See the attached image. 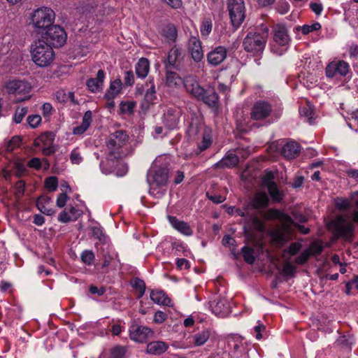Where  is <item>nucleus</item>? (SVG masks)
Returning a JSON list of instances; mask_svg holds the SVG:
<instances>
[{"instance_id":"obj_1","label":"nucleus","mask_w":358,"mask_h":358,"mask_svg":"<svg viewBox=\"0 0 358 358\" xmlns=\"http://www.w3.org/2000/svg\"><path fill=\"white\" fill-rule=\"evenodd\" d=\"M269 34V29L266 24H262L255 31H250L243 40L244 50L254 55L263 52Z\"/></svg>"},{"instance_id":"obj_2","label":"nucleus","mask_w":358,"mask_h":358,"mask_svg":"<svg viewBox=\"0 0 358 358\" xmlns=\"http://www.w3.org/2000/svg\"><path fill=\"white\" fill-rule=\"evenodd\" d=\"M32 61L40 67L49 66L55 58L52 46L43 39H38L31 47Z\"/></svg>"},{"instance_id":"obj_3","label":"nucleus","mask_w":358,"mask_h":358,"mask_svg":"<svg viewBox=\"0 0 358 358\" xmlns=\"http://www.w3.org/2000/svg\"><path fill=\"white\" fill-rule=\"evenodd\" d=\"M30 24L38 33L45 31L55 22V11L46 6L38 8L32 11L29 17Z\"/></svg>"},{"instance_id":"obj_4","label":"nucleus","mask_w":358,"mask_h":358,"mask_svg":"<svg viewBox=\"0 0 358 358\" xmlns=\"http://www.w3.org/2000/svg\"><path fill=\"white\" fill-rule=\"evenodd\" d=\"M129 136L125 131L118 130L111 134L106 143V146L109 150L108 158L118 159L124 155L122 148L127 143Z\"/></svg>"},{"instance_id":"obj_5","label":"nucleus","mask_w":358,"mask_h":358,"mask_svg":"<svg viewBox=\"0 0 358 358\" xmlns=\"http://www.w3.org/2000/svg\"><path fill=\"white\" fill-rule=\"evenodd\" d=\"M170 169L169 166H154L148 173V181L151 185L150 192L155 189L154 186L163 189L166 187L169 178Z\"/></svg>"},{"instance_id":"obj_6","label":"nucleus","mask_w":358,"mask_h":358,"mask_svg":"<svg viewBox=\"0 0 358 358\" xmlns=\"http://www.w3.org/2000/svg\"><path fill=\"white\" fill-rule=\"evenodd\" d=\"M227 8L231 24L238 27L245 20V4L243 0H227Z\"/></svg>"},{"instance_id":"obj_7","label":"nucleus","mask_w":358,"mask_h":358,"mask_svg":"<svg viewBox=\"0 0 358 358\" xmlns=\"http://www.w3.org/2000/svg\"><path fill=\"white\" fill-rule=\"evenodd\" d=\"M273 111L272 105L266 101H257L252 106L250 110V118L255 121L267 120Z\"/></svg>"},{"instance_id":"obj_8","label":"nucleus","mask_w":358,"mask_h":358,"mask_svg":"<svg viewBox=\"0 0 358 358\" xmlns=\"http://www.w3.org/2000/svg\"><path fill=\"white\" fill-rule=\"evenodd\" d=\"M45 38L49 44L55 48L62 46L67 38L64 29L53 24L45 31Z\"/></svg>"},{"instance_id":"obj_9","label":"nucleus","mask_w":358,"mask_h":358,"mask_svg":"<svg viewBox=\"0 0 358 358\" xmlns=\"http://www.w3.org/2000/svg\"><path fill=\"white\" fill-rule=\"evenodd\" d=\"M183 59L182 50L176 46H173L164 59L165 68L166 69L180 70Z\"/></svg>"},{"instance_id":"obj_10","label":"nucleus","mask_w":358,"mask_h":358,"mask_svg":"<svg viewBox=\"0 0 358 358\" xmlns=\"http://www.w3.org/2000/svg\"><path fill=\"white\" fill-rule=\"evenodd\" d=\"M350 68L349 64L343 60H336L329 63L327 66L325 72L328 78H334L337 76H346L350 72Z\"/></svg>"},{"instance_id":"obj_11","label":"nucleus","mask_w":358,"mask_h":358,"mask_svg":"<svg viewBox=\"0 0 358 358\" xmlns=\"http://www.w3.org/2000/svg\"><path fill=\"white\" fill-rule=\"evenodd\" d=\"M6 88L9 94L24 95L23 98L18 99L17 101H24L29 98V96L27 94H29L31 90V86L26 81L18 80H10L6 83Z\"/></svg>"},{"instance_id":"obj_12","label":"nucleus","mask_w":358,"mask_h":358,"mask_svg":"<svg viewBox=\"0 0 358 358\" xmlns=\"http://www.w3.org/2000/svg\"><path fill=\"white\" fill-rule=\"evenodd\" d=\"M182 111L180 108L171 107L166 109L162 117V122L169 129L178 127Z\"/></svg>"},{"instance_id":"obj_13","label":"nucleus","mask_w":358,"mask_h":358,"mask_svg":"<svg viewBox=\"0 0 358 358\" xmlns=\"http://www.w3.org/2000/svg\"><path fill=\"white\" fill-rule=\"evenodd\" d=\"M153 334L151 329L139 324H132L129 327L130 338L135 342L143 343Z\"/></svg>"},{"instance_id":"obj_14","label":"nucleus","mask_w":358,"mask_h":358,"mask_svg":"<svg viewBox=\"0 0 358 358\" xmlns=\"http://www.w3.org/2000/svg\"><path fill=\"white\" fill-rule=\"evenodd\" d=\"M187 50L192 59L196 63L203 59V50L200 39L194 36H191L187 41Z\"/></svg>"},{"instance_id":"obj_15","label":"nucleus","mask_w":358,"mask_h":358,"mask_svg":"<svg viewBox=\"0 0 358 358\" xmlns=\"http://www.w3.org/2000/svg\"><path fill=\"white\" fill-rule=\"evenodd\" d=\"M183 85L187 92L197 99L203 94L204 89L192 76H186L183 80Z\"/></svg>"},{"instance_id":"obj_16","label":"nucleus","mask_w":358,"mask_h":358,"mask_svg":"<svg viewBox=\"0 0 358 358\" xmlns=\"http://www.w3.org/2000/svg\"><path fill=\"white\" fill-rule=\"evenodd\" d=\"M212 312L220 317H225L230 311V306L227 299L217 297L210 303Z\"/></svg>"},{"instance_id":"obj_17","label":"nucleus","mask_w":358,"mask_h":358,"mask_svg":"<svg viewBox=\"0 0 358 358\" xmlns=\"http://www.w3.org/2000/svg\"><path fill=\"white\" fill-rule=\"evenodd\" d=\"M227 54L226 48L217 46L207 54V61L212 66H217L226 59Z\"/></svg>"},{"instance_id":"obj_18","label":"nucleus","mask_w":358,"mask_h":358,"mask_svg":"<svg viewBox=\"0 0 358 358\" xmlns=\"http://www.w3.org/2000/svg\"><path fill=\"white\" fill-rule=\"evenodd\" d=\"M273 41L280 46H286L289 43L291 38L285 25L278 24L274 28Z\"/></svg>"},{"instance_id":"obj_19","label":"nucleus","mask_w":358,"mask_h":358,"mask_svg":"<svg viewBox=\"0 0 358 358\" xmlns=\"http://www.w3.org/2000/svg\"><path fill=\"white\" fill-rule=\"evenodd\" d=\"M300 152V145L295 141H288L282 148V155L288 159L296 158Z\"/></svg>"},{"instance_id":"obj_20","label":"nucleus","mask_w":358,"mask_h":358,"mask_svg":"<svg viewBox=\"0 0 358 358\" xmlns=\"http://www.w3.org/2000/svg\"><path fill=\"white\" fill-rule=\"evenodd\" d=\"M105 77V73L103 70L100 69L96 73V77L94 78H90L87 81V86L88 89L94 93L100 92L102 90L103 85V79Z\"/></svg>"},{"instance_id":"obj_21","label":"nucleus","mask_w":358,"mask_h":358,"mask_svg":"<svg viewBox=\"0 0 358 358\" xmlns=\"http://www.w3.org/2000/svg\"><path fill=\"white\" fill-rule=\"evenodd\" d=\"M168 219L171 226L181 234L185 236H191L193 234L192 229L187 222L180 221L174 216H169Z\"/></svg>"},{"instance_id":"obj_22","label":"nucleus","mask_w":358,"mask_h":358,"mask_svg":"<svg viewBox=\"0 0 358 358\" xmlns=\"http://www.w3.org/2000/svg\"><path fill=\"white\" fill-rule=\"evenodd\" d=\"M160 33L164 40L169 44L175 43L177 40V29L173 24H168L164 26Z\"/></svg>"},{"instance_id":"obj_23","label":"nucleus","mask_w":358,"mask_h":358,"mask_svg":"<svg viewBox=\"0 0 358 358\" xmlns=\"http://www.w3.org/2000/svg\"><path fill=\"white\" fill-rule=\"evenodd\" d=\"M203 101L208 106L215 108L217 106L219 97L213 89L205 90L203 94L198 99Z\"/></svg>"},{"instance_id":"obj_24","label":"nucleus","mask_w":358,"mask_h":358,"mask_svg":"<svg viewBox=\"0 0 358 358\" xmlns=\"http://www.w3.org/2000/svg\"><path fill=\"white\" fill-rule=\"evenodd\" d=\"M122 83L120 79H115L110 84L104 97L107 101L113 100L122 90Z\"/></svg>"},{"instance_id":"obj_25","label":"nucleus","mask_w":358,"mask_h":358,"mask_svg":"<svg viewBox=\"0 0 358 358\" xmlns=\"http://www.w3.org/2000/svg\"><path fill=\"white\" fill-rule=\"evenodd\" d=\"M92 120V113L91 110H87L85 113L82 123L80 125L76 127L73 129V134L75 135H80L85 133L90 127Z\"/></svg>"},{"instance_id":"obj_26","label":"nucleus","mask_w":358,"mask_h":358,"mask_svg":"<svg viewBox=\"0 0 358 358\" xmlns=\"http://www.w3.org/2000/svg\"><path fill=\"white\" fill-rule=\"evenodd\" d=\"M80 216L78 210L75 207H71L61 212L58 216V220L62 223L75 221Z\"/></svg>"},{"instance_id":"obj_27","label":"nucleus","mask_w":358,"mask_h":358,"mask_svg":"<svg viewBox=\"0 0 358 358\" xmlns=\"http://www.w3.org/2000/svg\"><path fill=\"white\" fill-rule=\"evenodd\" d=\"M168 348V345L163 341H152L148 344L147 352L151 355H159L166 352Z\"/></svg>"},{"instance_id":"obj_28","label":"nucleus","mask_w":358,"mask_h":358,"mask_svg":"<svg viewBox=\"0 0 358 358\" xmlns=\"http://www.w3.org/2000/svg\"><path fill=\"white\" fill-rule=\"evenodd\" d=\"M150 299L159 305L171 306V300L161 290H152L150 293Z\"/></svg>"},{"instance_id":"obj_29","label":"nucleus","mask_w":358,"mask_h":358,"mask_svg":"<svg viewBox=\"0 0 358 358\" xmlns=\"http://www.w3.org/2000/svg\"><path fill=\"white\" fill-rule=\"evenodd\" d=\"M239 162L238 157L234 154H229L223 157L220 161L215 164V167L217 169L222 168H233L236 166Z\"/></svg>"},{"instance_id":"obj_30","label":"nucleus","mask_w":358,"mask_h":358,"mask_svg":"<svg viewBox=\"0 0 358 358\" xmlns=\"http://www.w3.org/2000/svg\"><path fill=\"white\" fill-rule=\"evenodd\" d=\"M50 203V197L47 196H41L36 201V206L42 213L47 215H52L55 213V210L52 208L48 207Z\"/></svg>"},{"instance_id":"obj_31","label":"nucleus","mask_w":358,"mask_h":358,"mask_svg":"<svg viewBox=\"0 0 358 358\" xmlns=\"http://www.w3.org/2000/svg\"><path fill=\"white\" fill-rule=\"evenodd\" d=\"M183 84L181 77L176 72L167 69L166 73V85L169 87H178Z\"/></svg>"},{"instance_id":"obj_32","label":"nucleus","mask_w":358,"mask_h":358,"mask_svg":"<svg viewBox=\"0 0 358 358\" xmlns=\"http://www.w3.org/2000/svg\"><path fill=\"white\" fill-rule=\"evenodd\" d=\"M150 69V63L148 59L142 57L136 64L135 70L136 76L140 78H145Z\"/></svg>"},{"instance_id":"obj_33","label":"nucleus","mask_w":358,"mask_h":358,"mask_svg":"<svg viewBox=\"0 0 358 358\" xmlns=\"http://www.w3.org/2000/svg\"><path fill=\"white\" fill-rule=\"evenodd\" d=\"M105 246L106 248L103 247L100 248L101 255L103 258L102 267H108L110 264L113 257H117V255L115 252L111 251V247L109 244L106 245Z\"/></svg>"},{"instance_id":"obj_34","label":"nucleus","mask_w":358,"mask_h":358,"mask_svg":"<svg viewBox=\"0 0 358 358\" xmlns=\"http://www.w3.org/2000/svg\"><path fill=\"white\" fill-rule=\"evenodd\" d=\"M212 144V138L209 133L204 132L202 134V141L198 144L197 148L194 150L196 155H199L201 152L206 150Z\"/></svg>"},{"instance_id":"obj_35","label":"nucleus","mask_w":358,"mask_h":358,"mask_svg":"<svg viewBox=\"0 0 358 358\" xmlns=\"http://www.w3.org/2000/svg\"><path fill=\"white\" fill-rule=\"evenodd\" d=\"M252 204L255 208L259 209L265 208L268 204V197L266 193H257L252 201Z\"/></svg>"},{"instance_id":"obj_36","label":"nucleus","mask_w":358,"mask_h":358,"mask_svg":"<svg viewBox=\"0 0 358 358\" xmlns=\"http://www.w3.org/2000/svg\"><path fill=\"white\" fill-rule=\"evenodd\" d=\"M266 188L273 201L280 202L282 200L284 194L278 189L276 183H271Z\"/></svg>"},{"instance_id":"obj_37","label":"nucleus","mask_w":358,"mask_h":358,"mask_svg":"<svg viewBox=\"0 0 358 358\" xmlns=\"http://www.w3.org/2000/svg\"><path fill=\"white\" fill-rule=\"evenodd\" d=\"M92 236L98 239L99 242L103 245H108V236L103 233L102 228L99 226L92 227Z\"/></svg>"},{"instance_id":"obj_38","label":"nucleus","mask_w":358,"mask_h":358,"mask_svg":"<svg viewBox=\"0 0 358 358\" xmlns=\"http://www.w3.org/2000/svg\"><path fill=\"white\" fill-rule=\"evenodd\" d=\"M213 28L212 20L210 18H203L201 23L200 31L203 37H208Z\"/></svg>"},{"instance_id":"obj_39","label":"nucleus","mask_w":358,"mask_h":358,"mask_svg":"<svg viewBox=\"0 0 358 358\" xmlns=\"http://www.w3.org/2000/svg\"><path fill=\"white\" fill-rule=\"evenodd\" d=\"M210 332L208 330H203L194 336V345L196 346L203 345L208 340Z\"/></svg>"},{"instance_id":"obj_40","label":"nucleus","mask_w":358,"mask_h":358,"mask_svg":"<svg viewBox=\"0 0 358 358\" xmlns=\"http://www.w3.org/2000/svg\"><path fill=\"white\" fill-rule=\"evenodd\" d=\"M241 252L244 260L249 264H254L255 257L254 256V250L248 246H244L241 249Z\"/></svg>"},{"instance_id":"obj_41","label":"nucleus","mask_w":358,"mask_h":358,"mask_svg":"<svg viewBox=\"0 0 358 358\" xmlns=\"http://www.w3.org/2000/svg\"><path fill=\"white\" fill-rule=\"evenodd\" d=\"M335 206L339 210H348L351 207V202L348 199L337 197L335 199Z\"/></svg>"},{"instance_id":"obj_42","label":"nucleus","mask_w":358,"mask_h":358,"mask_svg":"<svg viewBox=\"0 0 358 358\" xmlns=\"http://www.w3.org/2000/svg\"><path fill=\"white\" fill-rule=\"evenodd\" d=\"M321 29V24L319 22H315L311 25L304 24L302 27H297V30H301L304 35L308 34L310 32L317 31Z\"/></svg>"},{"instance_id":"obj_43","label":"nucleus","mask_w":358,"mask_h":358,"mask_svg":"<svg viewBox=\"0 0 358 358\" xmlns=\"http://www.w3.org/2000/svg\"><path fill=\"white\" fill-rule=\"evenodd\" d=\"M58 180L57 177L50 176L45 180V187L50 192H54L57 189Z\"/></svg>"},{"instance_id":"obj_44","label":"nucleus","mask_w":358,"mask_h":358,"mask_svg":"<svg viewBox=\"0 0 358 358\" xmlns=\"http://www.w3.org/2000/svg\"><path fill=\"white\" fill-rule=\"evenodd\" d=\"M27 112L28 110L26 107L17 108L13 117V120L15 121V122L17 124L20 123L22 121L24 115L27 113Z\"/></svg>"},{"instance_id":"obj_45","label":"nucleus","mask_w":358,"mask_h":358,"mask_svg":"<svg viewBox=\"0 0 358 358\" xmlns=\"http://www.w3.org/2000/svg\"><path fill=\"white\" fill-rule=\"evenodd\" d=\"M306 250L307 251H310V256L318 255L323 251V245L320 243L314 242L311 243L309 248Z\"/></svg>"},{"instance_id":"obj_46","label":"nucleus","mask_w":358,"mask_h":358,"mask_svg":"<svg viewBox=\"0 0 358 358\" xmlns=\"http://www.w3.org/2000/svg\"><path fill=\"white\" fill-rule=\"evenodd\" d=\"M80 257L83 263L91 265L94 259V255L92 250H86L82 252Z\"/></svg>"},{"instance_id":"obj_47","label":"nucleus","mask_w":358,"mask_h":358,"mask_svg":"<svg viewBox=\"0 0 358 358\" xmlns=\"http://www.w3.org/2000/svg\"><path fill=\"white\" fill-rule=\"evenodd\" d=\"M136 104L134 101H126L120 103V110L122 113L131 114L134 111Z\"/></svg>"},{"instance_id":"obj_48","label":"nucleus","mask_w":358,"mask_h":358,"mask_svg":"<svg viewBox=\"0 0 358 358\" xmlns=\"http://www.w3.org/2000/svg\"><path fill=\"white\" fill-rule=\"evenodd\" d=\"M125 354L124 348L122 346H115L110 350V358H124Z\"/></svg>"},{"instance_id":"obj_49","label":"nucleus","mask_w":358,"mask_h":358,"mask_svg":"<svg viewBox=\"0 0 358 358\" xmlns=\"http://www.w3.org/2000/svg\"><path fill=\"white\" fill-rule=\"evenodd\" d=\"M299 113L301 116L307 118L308 121L311 123V120L313 115V110L309 106H305L301 107L299 109Z\"/></svg>"},{"instance_id":"obj_50","label":"nucleus","mask_w":358,"mask_h":358,"mask_svg":"<svg viewBox=\"0 0 358 358\" xmlns=\"http://www.w3.org/2000/svg\"><path fill=\"white\" fill-rule=\"evenodd\" d=\"M70 160L73 164H79L83 161V157L78 148L73 149L70 155Z\"/></svg>"},{"instance_id":"obj_51","label":"nucleus","mask_w":358,"mask_h":358,"mask_svg":"<svg viewBox=\"0 0 358 358\" xmlns=\"http://www.w3.org/2000/svg\"><path fill=\"white\" fill-rule=\"evenodd\" d=\"M310 251H307V250H305L304 251L302 252V253L299 255L296 259H295V263L299 264V265H303L305 263L307 262V261L309 259V258L310 257Z\"/></svg>"},{"instance_id":"obj_52","label":"nucleus","mask_w":358,"mask_h":358,"mask_svg":"<svg viewBox=\"0 0 358 358\" xmlns=\"http://www.w3.org/2000/svg\"><path fill=\"white\" fill-rule=\"evenodd\" d=\"M41 122V117L38 115H30L27 117V122L32 128L37 127Z\"/></svg>"},{"instance_id":"obj_53","label":"nucleus","mask_w":358,"mask_h":358,"mask_svg":"<svg viewBox=\"0 0 358 358\" xmlns=\"http://www.w3.org/2000/svg\"><path fill=\"white\" fill-rule=\"evenodd\" d=\"M296 271V268L289 262H286L282 267V272L285 275H293Z\"/></svg>"},{"instance_id":"obj_54","label":"nucleus","mask_w":358,"mask_h":358,"mask_svg":"<svg viewBox=\"0 0 358 358\" xmlns=\"http://www.w3.org/2000/svg\"><path fill=\"white\" fill-rule=\"evenodd\" d=\"M132 287L138 291L145 290L146 286L144 281L138 278H136L131 282Z\"/></svg>"},{"instance_id":"obj_55","label":"nucleus","mask_w":358,"mask_h":358,"mask_svg":"<svg viewBox=\"0 0 358 358\" xmlns=\"http://www.w3.org/2000/svg\"><path fill=\"white\" fill-rule=\"evenodd\" d=\"M25 188V182L23 180H18L15 184V194L17 196H21L23 195Z\"/></svg>"},{"instance_id":"obj_56","label":"nucleus","mask_w":358,"mask_h":358,"mask_svg":"<svg viewBox=\"0 0 358 358\" xmlns=\"http://www.w3.org/2000/svg\"><path fill=\"white\" fill-rule=\"evenodd\" d=\"M276 9L280 14H286L289 10V5L286 1H280L278 3Z\"/></svg>"},{"instance_id":"obj_57","label":"nucleus","mask_w":358,"mask_h":358,"mask_svg":"<svg viewBox=\"0 0 358 358\" xmlns=\"http://www.w3.org/2000/svg\"><path fill=\"white\" fill-rule=\"evenodd\" d=\"M21 138L17 136H13L8 142L7 149L8 150H13L15 148L18 147L20 144Z\"/></svg>"},{"instance_id":"obj_58","label":"nucleus","mask_w":358,"mask_h":358,"mask_svg":"<svg viewBox=\"0 0 358 358\" xmlns=\"http://www.w3.org/2000/svg\"><path fill=\"white\" fill-rule=\"evenodd\" d=\"M68 199L69 197L66 193H60L57 198V206L59 208H63L66 205Z\"/></svg>"},{"instance_id":"obj_59","label":"nucleus","mask_w":358,"mask_h":358,"mask_svg":"<svg viewBox=\"0 0 358 358\" xmlns=\"http://www.w3.org/2000/svg\"><path fill=\"white\" fill-rule=\"evenodd\" d=\"M302 245L300 243H292L289 245L288 252L291 255H295L301 248Z\"/></svg>"},{"instance_id":"obj_60","label":"nucleus","mask_w":358,"mask_h":358,"mask_svg":"<svg viewBox=\"0 0 358 358\" xmlns=\"http://www.w3.org/2000/svg\"><path fill=\"white\" fill-rule=\"evenodd\" d=\"M249 220L257 229L259 231L264 230V224L258 217L256 216H252Z\"/></svg>"},{"instance_id":"obj_61","label":"nucleus","mask_w":358,"mask_h":358,"mask_svg":"<svg viewBox=\"0 0 358 358\" xmlns=\"http://www.w3.org/2000/svg\"><path fill=\"white\" fill-rule=\"evenodd\" d=\"M124 79L126 85L131 86L134 83V76L133 72L131 71H126Z\"/></svg>"},{"instance_id":"obj_62","label":"nucleus","mask_w":358,"mask_h":358,"mask_svg":"<svg viewBox=\"0 0 358 358\" xmlns=\"http://www.w3.org/2000/svg\"><path fill=\"white\" fill-rule=\"evenodd\" d=\"M176 266H177V268L179 269H182V268L189 269L190 267L189 261L184 258L177 259Z\"/></svg>"},{"instance_id":"obj_63","label":"nucleus","mask_w":358,"mask_h":358,"mask_svg":"<svg viewBox=\"0 0 358 358\" xmlns=\"http://www.w3.org/2000/svg\"><path fill=\"white\" fill-rule=\"evenodd\" d=\"M275 178L274 174L272 171H268L266 173L264 179L263 183L266 187L269 186L271 183H275L273 180Z\"/></svg>"},{"instance_id":"obj_64","label":"nucleus","mask_w":358,"mask_h":358,"mask_svg":"<svg viewBox=\"0 0 358 358\" xmlns=\"http://www.w3.org/2000/svg\"><path fill=\"white\" fill-rule=\"evenodd\" d=\"M89 291L92 294H97L98 296H102L105 293L106 289L103 287L99 288L98 287L92 285L89 287Z\"/></svg>"}]
</instances>
